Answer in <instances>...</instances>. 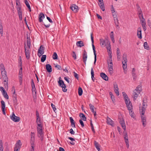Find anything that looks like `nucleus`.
Listing matches in <instances>:
<instances>
[{"instance_id":"17","label":"nucleus","mask_w":151,"mask_h":151,"mask_svg":"<svg viewBox=\"0 0 151 151\" xmlns=\"http://www.w3.org/2000/svg\"><path fill=\"white\" fill-rule=\"evenodd\" d=\"M1 109L2 111L3 114H6V113L5 111V104L4 101L3 100H2L1 101Z\"/></svg>"},{"instance_id":"64","label":"nucleus","mask_w":151,"mask_h":151,"mask_svg":"<svg viewBox=\"0 0 151 151\" xmlns=\"http://www.w3.org/2000/svg\"><path fill=\"white\" fill-rule=\"evenodd\" d=\"M70 133L72 134H75L74 132L72 129H71L70 130Z\"/></svg>"},{"instance_id":"54","label":"nucleus","mask_w":151,"mask_h":151,"mask_svg":"<svg viewBox=\"0 0 151 151\" xmlns=\"http://www.w3.org/2000/svg\"><path fill=\"white\" fill-rule=\"evenodd\" d=\"M55 67L58 70H61L62 69L61 66L58 65H56Z\"/></svg>"},{"instance_id":"57","label":"nucleus","mask_w":151,"mask_h":151,"mask_svg":"<svg viewBox=\"0 0 151 151\" xmlns=\"http://www.w3.org/2000/svg\"><path fill=\"white\" fill-rule=\"evenodd\" d=\"M32 93H35V94L36 93L35 86H33V87H32Z\"/></svg>"},{"instance_id":"35","label":"nucleus","mask_w":151,"mask_h":151,"mask_svg":"<svg viewBox=\"0 0 151 151\" xmlns=\"http://www.w3.org/2000/svg\"><path fill=\"white\" fill-rule=\"evenodd\" d=\"M143 46L145 49L147 50H149V47L148 45V44L147 42H144Z\"/></svg>"},{"instance_id":"53","label":"nucleus","mask_w":151,"mask_h":151,"mask_svg":"<svg viewBox=\"0 0 151 151\" xmlns=\"http://www.w3.org/2000/svg\"><path fill=\"white\" fill-rule=\"evenodd\" d=\"M51 106L53 110L55 112V111L56 110L55 106L52 103L51 104Z\"/></svg>"},{"instance_id":"42","label":"nucleus","mask_w":151,"mask_h":151,"mask_svg":"<svg viewBox=\"0 0 151 151\" xmlns=\"http://www.w3.org/2000/svg\"><path fill=\"white\" fill-rule=\"evenodd\" d=\"M46 55H43L42 56L41 58V61L42 62H44L46 60Z\"/></svg>"},{"instance_id":"6","label":"nucleus","mask_w":151,"mask_h":151,"mask_svg":"<svg viewBox=\"0 0 151 151\" xmlns=\"http://www.w3.org/2000/svg\"><path fill=\"white\" fill-rule=\"evenodd\" d=\"M91 41L92 42V45L93 48V52L94 53V64L95 65L96 64V51L95 49V47L93 44L94 43V40H93V33H91Z\"/></svg>"},{"instance_id":"12","label":"nucleus","mask_w":151,"mask_h":151,"mask_svg":"<svg viewBox=\"0 0 151 151\" xmlns=\"http://www.w3.org/2000/svg\"><path fill=\"white\" fill-rule=\"evenodd\" d=\"M87 53L85 50H84L83 51V60L85 65H86V61L87 58Z\"/></svg>"},{"instance_id":"7","label":"nucleus","mask_w":151,"mask_h":151,"mask_svg":"<svg viewBox=\"0 0 151 151\" xmlns=\"http://www.w3.org/2000/svg\"><path fill=\"white\" fill-rule=\"evenodd\" d=\"M60 79H61V78L60 77L59 78V80L58 82L59 85L62 88L63 91L64 92H66L67 91V89L66 88V86L64 84L63 81L62 80H60Z\"/></svg>"},{"instance_id":"52","label":"nucleus","mask_w":151,"mask_h":151,"mask_svg":"<svg viewBox=\"0 0 151 151\" xmlns=\"http://www.w3.org/2000/svg\"><path fill=\"white\" fill-rule=\"evenodd\" d=\"M114 90L119 89L117 84L116 83H115L114 84Z\"/></svg>"},{"instance_id":"8","label":"nucleus","mask_w":151,"mask_h":151,"mask_svg":"<svg viewBox=\"0 0 151 151\" xmlns=\"http://www.w3.org/2000/svg\"><path fill=\"white\" fill-rule=\"evenodd\" d=\"M24 52L26 58L27 59H29L30 57V52L29 51V49H28L27 47L25 45L24 46Z\"/></svg>"},{"instance_id":"50","label":"nucleus","mask_w":151,"mask_h":151,"mask_svg":"<svg viewBox=\"0 0 151 151\" xmlns=\"http://www.w3.org/2000/svg\"><path fill=\"white\" fill-rule=\"evenodd\" d=\"M138 17L140 19V21L145 19L143 17V14H138Z\"/></svg>"},{"instance_id":"13","label":"nucleus","mask_w":151,"mask_h":151,"mask_svg":"<svg viewBox=\"0 0 151 151\" xmlns=\"http://www.w3.org/2000/svg\"><path fill=\"white\" fill-rule=\"evenodd\" d=\"M124 138L127 147L128 148L129 147V143L128 137L127 134V132H125L124 133Z\"/></svg>"},{"instance_id":"37","label":"nucleus","mask_w":151,"mask_h":151,"mask_svg":"<svg viewBox=\"0 0 151 151\" xmlns=\"http://www.w3.org/2000/svg\"><path fill=\"white\" fill-rule=\"evenodd\" d=\"M91 78L93 81H94V73L93 70V68H92L91 69Z\"/></svg>"},{"instance_id":"31","label":"nucleus","mask_w":151,"mask_h":151,"mask_svg":"<svg viewBox=\"0 0 151 151\" xmlns=\"http://www.w3.org/2000/svg\"><path fill=\"white\" fill-rule=\"evenodd\" d=\"M24 3H25L26 5L27 6L28 8V9L29 11L30 12H31V7L30 6V5L29 4V3L28 2V1H27V0H24Z\"/></svg>"},{"instance_id":"38","label":"nucleus","mask_w":151,"mask_h":151,"mask_svg":"<svg viewBox=\"0 0 151 151\" xmlns=\"http://www.w3.org/2000/svg\"><path fill=\"white\" fill-rule=\"evenodd\" d=\"M114 23L116 27H119V20L118 18H116V19H114Z\"/></svg>"},{"instance_id":"36","label":"nucleus","mask_w":151,"mask_h":151,"mask_svg":"<svg viewBox=\"0 0 151 151\" xmlns=\"http://www.w3.org/2000/svg\"><path fill=\"white\" fill-rule=\"evenodd\" d=\"M136 6L137 8V11L138 12V14H142V11L141 9L140 8L138 4H136Z\"/></svg>"},{"instance_id":"32","label":"nucleus","mask_w":151,"mask_h":151,"mask_svg":"<svg viewBox=\"0 0 151 151\" xmlns=\"http://www.w3.org/2000/svg\"><path fill=\"white\" fill-rule=\"evenodd\" d=\"M99 5L101 9L102 10V11H104L105 10V8L104 7V3H100V4H99Z\"/></svg>"},{"instance_id":"47","label":"nucleus","mask_w":151,"mask_h":151,"mask_svg":"<svg viewBox=\"0 0 151 151\" xmlns=\"http://www.w3.org/2000/svg\"><path fill=\"white\" fill-rule=\"evenodd\" d=\"M89 106L90 108V109L91 111L92 112H93L94 111V106L91 104H89Z\"/></svg>"},{"instance_id":"40","label":"nucleus","mask_w":151,"mask_h":151,"mask_svg":"<svg viewBox=\"0 0 151 151\" xmlns=\"http://www.w3.org/2000/svg\"><path fill=\"white\" fill-rule=\"evenodd\" d=\"M83 93V90L82 88L80 87L78 89V94L79 96H81Z\"/></svg>"},{"instance_id":"27","label":"nucleus","mask_w":151,"mask_h":151,"mask_svg":"<svg viewBox=\"0 0 151 151\" xmlns=\"http://www.w3.org/2000/svg\"><path fill=\"white\" fill-rule=\"evenodd\" d=\"M46 69L48 72L50 73L52 71V67L49 64H47L46 65Z\"/></svg>"},{"instance_id":"26","label":"nucleus","mask_w":151,"mask_h":151,"mask_svg":"<svg viewBox=\"0 0 151 151\" xmlns=\"http://www.w3.org/2000/svg\"><path fill=\"white\" fill-rule=\"evenodd\" d=\"M119 122L123 129L124 130H125L126 129V126L124 120H121Z\"/></svg>"},{"instance_id":"49","label":"nucleus","mask_w":151,"mask_h":151,"mask_svg":"<svg viewBox=\"0 0 151 151\" xmlns=\"http://www.w3.org/2000/svg\"><path fill=\"white\" fill-rule=\"evenodd\" d=\"M120 52L119 48H116V55L117 56H120Z\"/></svg>"},{"instance_id":"20","label":"nucleus","mask_w":151,"mask_h":151,"mask_svg":"<svg viewBox=\"0 0 151 151\" xmlns=\"http://www.w3.org/2000/svg\"><path fill=\"white\" fill-rule=\"evenodd\" d=\"M100 76L105 81H108V77L105 73L103 72L101 73Z\"/></svg>"},{"instance_id":"44","label":"nucleus","mask_w":151,"mask_h":151,"mask_svg":"<svg viewBox=\"0 0 151 151\" xmlns=\"http://www.w3.org/2000/svg\"><path fill=\"white\" fill-rule=\"evenodd\" d=\"M27 45L28 47V49H30L31 47V42L30 40H27Z\"/></svg>"},{"instance_id":"60","label":"nucleus","mask_w":151,"mask_h":151,"mask_svg":"<svg viewBox=\"0 0 151 151\" xmlns=\"http://www.w3.org/2000/svg\"><path fill=\"white\" fill-rule=\"evenodd\" d=\"M114 91L117 96H119V89H114Z\"/></svg>"},{"instance_id":"9","label":"nucleus","mask_w":151,"mask_h":151,"mask_svg":"<svg viewBox=\"0 0 151 151\" xmlns=\"http://www.w3.org/2000/svg\"><path fill=\"white\" fill-rule=\"evenodd\" d=\"M147 104L146 102L143 101L142 109L140 110V113L142 114L145 113L146 108H147Z\"/></svg>"},{"instance_id":"58","label":"nucleus","mask_w":151,"mask_h":151,"mask_svg":"<svg viewBox=\"0 0 151 151\" xmlns=\"http://www.w3.org/2000/svg\"><path fill=\"white\" fill-rule=\"evenodd\" d=\"M79 122L81 125L82 127H83L84 126V125L83 122L81 119H80L79 121Z\"/></svg>"},{"instance_id":"34","label":"nucleus","mask_w":151,"mask_h":151,"mask_svg":"<svg viewBox=\"0 0 151 151\" xmlns=\"http://www.w3.org/2000/svg\"><path fill=\"white\" fill-rule=\"evenodd\" d=\"M0 34L1 36H3V28L2 23H1L0 24Z\"/></svg>"},{"instance_id":"21","label":"nucleus","mask_w":151,"mask_h":151,"mask_svg":"<svg viewBox=\"0 0 151 151\" xmlns=\"http://www.w3.org/2000/svg\"><path fill=\"white\" fill-rule=\"evenodd\" d=\"M37 135L40 138L42 141L43 139V133L42 131H37Z\"/></svg>"},{"instance_id":"51","label":"nucleus","mask_w":151,"mask_h":151,"mask_svg":"<svg viewBox=\"0 0 151 151\" xmlns=\"http://www.w3.org/2000/svg\"><path fill=\"white\" fill-rule=\"evenodd\" d=\"M110 37H111V39L112 40L113 42V43H114L115 40H114V34H110Z\"/></svg>"},{"instance_id":"63","label":"nucleus","mask_w":151,"mask_h":151,"mask_svg":"<svg viewBox=\"0 0 151 151\" xmlns=\"http://www.w3.org/2000/svg\"><path fill=\"white\" fill-rule=\"evenodd\" d=\"M112 15H113V17L114 18V19L115 18V19H116V18H117L116 13V12H115L113 13H112Z\"/></svg>"},{"instance_id":"24","label":"nucleus","mask_w":151,"mask_h":151,"mask_svg":"<svg viewBox=\"0 0 151 151\" xmlns=\"http://www.w3.org/2000/svg\"><path fill=\"white\" fill-rule=\"evenodd\" d=\"M45 17L44 14L42 13H40L39 15V22H42L43 21V19H44Z\"/></svg>"},{"instance_id":"61","label":"nucleus","mask_w":151,"mask_h":151,"mask_svg":"<svg viewBox=\"0 0 151 151\" xmlns=\"http://www.w3.org/2000/svg\"><path fill=\"white\" fill-rule=\"evenodd\" d=\"M0 91H1L2 92V93L3 92H5V90L4 88L2 87H0Z\"/></svg>"},{"instance_id":"46","label":"nucleus","mask_w":151,"mask_h":151,"mask_svg":"<svg viewBox=\"0 0 151 151\" xmlns=\"http://www.w3.org/2000/svg\"><path fill=\"white\" fill-rule=\"evenodd\" d=\"M31 146L32 147V149L31 151H34V142H30Z\"/></svg>"},{"instance_id":"11","label":"nucleus","mask_w":151,"mask_h":151,"mask_svg":"<svg viewBox=\"0 0 151 151\" xmlns=\"http://www.w3.org/2000/svg\"><path fill=\"white\" fill-rule=\"evenodd\" d=\"M10 118L14 122H19L20 120V118L18 116H16L14 113L12 116H10Z\"/></svg>"},{"instance_id":"10","label":"nucleus","mask_w":151,"mask_h":151,"mask_svg":"<svg viewBox=\"0 0 151 151\" xmlns=\"http://www.w3.org/2000/svg\"><path fill=\"white\" fill-rule=\"evenodd\" d=\"M44 53V47L42 45H41L38 49L37 52V55L39 57H40Z\"/></svg>"},{"instance_id":"5","label":"nucleus","mask_w":151,"mask_h":151,"mask_svg":"<svg viewBox=\"0 0 151 151\" xmlns=\"http://www.w3.org/2000/svg\"><path fill=\"white\" fill-rule=\"evenodd\" d=\"M127 55L126 54L124 53L122 56V67L124 70H126L127 69Z\"/></svg>"},{"instance_id":"14","label":"nucleus","mask_w":151,"mask_h":151,"mask_svg":"<svg viewBox=\"0 0 151 151\" xmlns=\"http://www.w3.org/2000/svg\"><path fill=\"white\" fill-rule=\"evenodd\" d=\"M145 114H140L141 115V117L142 120V123L143 126L145 127L146 126V118L145 116L144 115Z\"/></svg>"},{"instance_id":"16","label":"nucleus","mask_w":151,"mask_h":151,"mask_svg":"<svg viewBox=\"0 0 151 151\" xmlns=\"http://www.w3.org/2000/svg\"><path fill=\"white\" fill-rule=\"evenodd\" d=\"M106 122L108 124L111 125L112 127L114 126V123L113 121L108 116L107 117Z\"/></svg>"},{"instance_id":"33","label":"nucleus","mask_w":151,"mask_h":151,"mask_svg":"<svg viewBox=\"0 0 151 151\" xmlns=\"http://www.w3.org/2000/svg\"><path fill=\"white\" fill-rule=\"evenodd\" d=\"M13 103L14 106H17V100L16 97H14L13 98Z\"/></svg>"},{"instance_id":"43","label":"nucleus","mask_w":151,"mask_h":151,"mask_svg":"<svg viewBox=\"0 0 151 151\" xmlns=\"http://www.w3.org/2000/svg\"><path fill=\"white\" fill-rule=\"evenodd\" d=\"M109 95L110 96H111V98L112 101H114L115 99L114 98V95H113L112 93L111 92H109Z\"/></svg>"},{"instance_id":"55","label":"nucleus","mask_w":151,"mask_h":151,"mask_svg":"<svg viewBox=\"0 0 151 151\" xmlns=\"http://www.w3.org/2000/svg\"><path fill=\"white\" fill-rule=\"evenodd\" d=\"M132 75L133 79L135 80L136 78V75L135 73H132Z\"/></svg>"},{"instance_id":"45","label":"nucleus","mask_w":151,"mask_h":151,"mask_svg":"<svg viewBox=\"0 0 151 151\" xmlns=\"http://www.w3.org/2000/svg\"><path fill=\"white\" fill-rule=\"evenodd\" d=\"M16 4L17 6V8H18V6L21 7V5H20V3L19 0H16Z\"/></svg>"},{"instance_id":"48","label":"nucleus","mask_w":151,"mask_h":151,"mask_svg":"<svg viewBox=\"0 0 151 151\" xmlns=\"http://www.w3.org/2000/svg\"><path fill=\"white\" fill-rule=\"evenodd\" d=\"M17 9L18 14L22 13L21 10V7H20V6L19 7L18 6V8H17Z\"/></svg>"},{"instance_id":"28","label":"nucleus","mask_w":151,"mask_h":151,"mask_svg":"<svg viewBox=\"0 0 151 151\" xmlns=\"http://www.w3.org/2000/svg\"><path fill=\"white\" fill-rule=\"evenodd\" d=\"M106 42L107 45H108V46L106 47V48L108 50H109V52H110L111 53V45H110V43L109 42L108 39H106Z\"/></svg>"},{"instance_id":"56","label":"nucleus","mask_w":151,"mask_h":151,"mask_svg":"<svg viewBox=\"0 0 151 151\" xmlns=\"http://www.w3.org/2000/svg\"><path fill=\"white\" fill-rule=\"evenodd\" d=\"M72 56L75 60H76V53L74 51L73 52Z\"/></svg>"},{"instance_id":"25","label":"nucleus","mask_w":151,"mask_h":151,"mask_svg":"<svg viewBox=\"0 0 151 151\" xmlns=\"http://www.w3.org/2000/svg\"><path fill=\"white\" fill-rule=\"evenodd\" d=\"M76 45L78 47H81L84 46V44L83 41H79L76 42Z\"/></svg>"},{"instance_id":"23","label":"nucleus","mask_w":151,"mask_h":151,"mask_svg":"<svg viewBox=\"0 0 151 151\" xmlns=\"http://www.w3.org/2000/svg\"><path fill=\"white\" fill-rule=\"evenodd\" d=\"M16 147L14 148L20 149L22 145V143L20 140H18L16 144Z\"/></svg>"},{"instance_id":"30","label":"nucleus","mask_w":151,"mask_h":151,"mask_svg":"<svg viewBox=\"0 0 151 151\" xmlns=\"http://www.w3.org/2000/svg\"><path fill=\"white\" fill-rule=\"evenodd\" d=\"M94 144L96 147L98 151H100V149L99 148L100 145L99 143L96 141H95L94 142Z\"/></svg>"},{"instance_id":"62","label":"nucleus","mask_w":151,"mask_h":151,"mask_svg":"<svg viewBox=\"0 0 151 151\" xmlns=\"http://www.w3.org/2000/svg\"><path fill=\"white\" fill-rule=\"evenodd\" d=\"M19 18V19L20 20H22V13L18 14Z\"/></svg>"},{"instance_id":"18","label":"nucleus","mask_w":151,"mask_h":151,"mask_svg":"<svg viewBox=\"0 0 151 151\" xmlns=\"http://www.w3.org/2000/svg\"><path fill=\"white\" fill-rule=\"evenodd\" d=\"M100 45H101V46L102 47H105V46H107V43H106V42L105 41V40H104V39H102V38H101V39H100Z\"/></svg>"},{"instance_id":"1","label":"nucleus","mask_w":151,"mask_h":151,"mask_svg":"<svg viewBox=\"0 0 151 151\" xmlns=\"http://www.w3.org/2000/svg\"><path fill=\"white\" fill-rule=\"evenodd\" d=\"M122 94L124 97V100L127 107L128 108V109L129 111V114H130L131 112H132V103L126 93L124 92H123Z\"/></svg>"},{"instance_id":"15","label":"nucleus","mask_w":151,"mask_h":151,"mask_svg":"<svg viewBox=\"0 0 151 151\" xmlns=\"http://www.w3.org/2000/svg\"><path fill=\"white\" fill-rule=\"evenodd\" d=\"M137 35L139 39H142V29L141 27H139L137 29Z\"/></svg>"},{"instance_id":"41","label":"nucleus","mask_w":151,"mask_h":151,"mask_svg":"<svg viewBox=\"0 0 151 151\" xmlns=\"http://www.w3.org/2000/svg\"><path fill=\"white\" fill-rule=\"evenodd\" d=\"M58 56L57 53L56 52H54L52 55V58L54 60H56L58 59Z\"/></svg>"},{"instance_id":"3","label":"nucleus","mask_w":151,"mask_h":151,"mask_svg":"<svg viewBox=\"0 0 151 151\" xmlns=\"http://www.w3.org/2000/svg\"><path fill=\"white\" fill-rule=\"evenodd\" d=\"M109 59L107 60V61L108 63V69L110 74L111 75L113 73V68L112 56L111 54L110 55H109Z\"/></svg>"},{"instance_id":"2","label":"nucleus","mask_w":151,"mask_h":151,"mask_svg":"<svg viewBox=\"0 0 151 151\" xmlns=\"http://www.w3.org/2000/svg\"><path fill=\"white\" fill-rule=\"evenodd\" d=\"M1 73L4 82L8 83V78L6 72L5 70L4 64L1 63L0 65Z\"/></svg>"},{"instance_id":"59","label":"nucleus","mask_w":151,"mask_h":151,"mask_svg":"<svg viewBox=\"0 0 151 151\" xmlns=\"http://www.w3.org/2000/svg\"><path fill=\"white\" fill-rule=\"evenodd\" d=\"M47 19L51 23H53V22L52 20L48 17L46 16Z\"/></svg>"},{"instance_id":"22","label":"nucleus","mask_w":151,"mask_h":151,"mask_svg":"<svg viewBox=\"0 0 151 151\" xmlns=\"http://www.w3.org/2000/svg\"><path fill=\"white\" fill-rule=\"evenodd\" d=\"M70 8L71 9L75 12H77L78 10V6L75 4H73Z\"/></svg>"},{"instance_id":"19","label":"nucleus","mask_w":151,"mask_h":151,"mask_svg":"<svg viewBox=\"0 0 151 151\" xmlns=\"http://www.w3.org/2000/svg\"><path fill=\"white\" fill-rule=\"evenodd\" d=\"M140 23L144 30L145 31L147 29V27L146 23L145 22V19H143L142 20H141Z\"/></svg>"},{"instance_id":"4","label":"nucleus","mask_w":151,"mask_h":151,"mask_svg":"<svg viewBox=\"0 0 151 151\" xmlns=\"http://www.w3.org/2000/svg\"><path fill=\"white\" fill-rule=\"evenodd\" d=\"M142 87L140 85L136 87L133 91L134 96L133 97L134 100H135L137 98L139 94L140 93L141 91L142 90Z\"/></svg>"},{"instance_id":"39","label":"nucleus","mask_w":151,"mask_h":151,"mask_svg":"<svg viewBox=\"0 0 151 151\" xmlns=\"http://www.w3.org/2000/svg\"><path fill=\"white\" fill-rule=\"evenodd\" d=\"M2 94H3V95L4 97V98H5L6 99H9V96H8V95L7 94V92H6V91H5L4 93V92L2 93Z\"/></svg>"},{"instance_id":"29","label":"nucleus","mask_w":151,"mask_h":151,"mask_svg":"<svg viewBox=\"0 0 151 151\" xmlns=\"http://www.w3.org/2000/svg\"><path fill=\"white\" fill-rule=\"evenodd\" d=\"M79 116L81 118L82 120H83L84 121H86V118L85 115L82 113H80L79 114Z\"/></svg>"}]
</instances>
